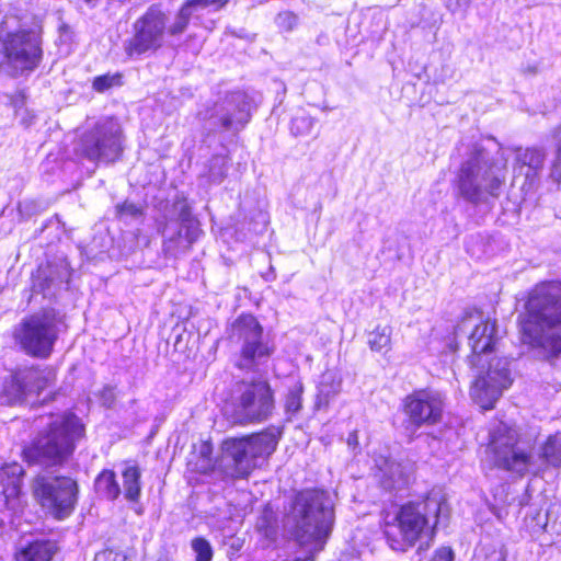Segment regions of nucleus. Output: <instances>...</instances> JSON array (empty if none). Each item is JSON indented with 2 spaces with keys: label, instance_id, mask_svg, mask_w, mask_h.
Here are the masks:
<instances>
[{
  "label": "nucleus",
  "instance_id": "c756f323",
  "mask_svg": "<svg viewBox=\"0 0 561 561\" xmlns=\"http://www.w3.org/2000/svg\"><path fill=\"white\" fill-rule=\"evenodd\" d=\"M540 457L548 465L558 467L561 465V436H550L541 449Z\"/></svg>",
  "mask_w": 561,
  "mask_h": 561
},
{
  "label": "nucleus",
  "instance_id": "f3484780",
  "mask_svg": "<svg viewBox=\"0 0 561 561\" xmlns=\"http://www.w3.org/2000/svg\"><path fill=\"white\" fill-rule=\"evenodd\" d=\"M172 210L180 221L179 228L170 233L169 224H165L161 233L163 236V251L167 255L176 257L190 250L191 245L198 239L199 229L197 221L193 219L191 207L184 198L176 199Z\"/></svg>",
  "mask_w": 561,
  "mask_h": 561
},
{
  "label": "nucleus",
  "instance_id": "cd10ccee",
  "mask_svg": "<svg viewBox=\"0 0 561 561\" xmlns=\"http://www.w3.org/2000/svg\"><path fill=\"white\" fill-rule=\"evenodd\" d=\"M391 333L392 329L389 325H378L374 331H371L368 335V345L371 351H389L391 344Z\"/></svg>",
  "mask_w": 561,
  "mask_h": 561
},
{
  "label": "nucleus",
  "instance_id": "c9c22d12",
  "mask_svg": "<svg viewBox=\"0 0 561 561\" xmlns=\"http://www.w3.org/2000/svg\"><path fill=\"white\" fill-rule=\"evenodd\" d=\"M192 549L196 554V561H211L213 548L208 540L197 537L192 540Z\"/></svg>",
  "mask_w": 561,
  "mask_h": 561
},
{
  "label": "nucleus",
  "instance_id": "0eeeda50",
  "mask_svg": "<svg viewBox=\"0 0 561 561\" xmlns=\"http://www.w3.org/2000/svg\"><path fill=\"white\" fill-rule=\"evenodd\" d=\"M83 434L84 426L76 414L68 412L57 415L24 447L23 458L28 465L59 466L73 454Z\"/></svg>",
  "mask_w": 561,
  "mask_h": 561
},
{
  "label": "nucleus",
  "instance_id": "393cba45",
  "mask_svg": "<svg viewBox=\"0 0 561 561\" xmlns=\"http://www.w3.org/2000/svg\"><path fill=\"white\" fill-rule=\"evenodd\" d=\"M141 471L135 463H126L122 471L124 495L128 501H138L141 493Z\"/></svg>",
  "mask_w": 561,
  "mask_h": 561
},
{
  "label": "nucleus",
  "instance_id": "58836bf2",
  "mask_svg": "<svg viewBox=\"0 0 561 561\" xmlns=\"http://www.w3.org/2000/svg\"><path fill=\"white\" fill-rule=\"evenodd\" d=\"M556 139H557V158L553 162L552 170H551V176L557 181L561 182V126L558 128L556 133Z\"/></svg>",
  "mask_w": 561,
  "mask_h": 561
},
{
  "label": "nucleus",
  "instance_id": "4468645a",
  "mask_svg": "<svg viewBox=\"0 0 561 561\" xmlns=\"http://www.w3.org/2000/svg\"><path fill=\"white\" fill-rule=\"evenodd\" d=\"M489 451L492 454L495 466L507 471L524 474L538 469L533 447L519 440L514 430L499 428L492 435Z\"/></svg>",
  "mask_w": 561,
  "mask_h": 561
},
{
  "label": "nucleus",
  "instance_id": "ea45409f",
  "mask_svg": "<svg viewBox=\"0 0 561 561\" xmlns=\"http://www.w3.org/2000/svg\"><path fill=\"white\" fill-rule=\"evenodd\" d=\"M94 561H126V556L113 549H105L95 554Z\"/></svg>",
  "mask_w": 561,
  "mask_h": 561
},
{
  "label": "nucleus",
  "instance_id": "473e14b6",
  "mask_svg": "<svg viewBox=\"0 0 561 561\" xmlns=\"http://www.w3.org/2000/svg\"><path fill=\"white\" fill-rule=\"evenodd\" d=\"M123 84L122 75L119 72L105 73L93 79L92 87L98 92H105L114 87Z\"/></svg>",
  "mask_w": 561,
  "mask_h": 561
},
{
  "label": "nucleus",
  "instance_id": "72a5a7b5",
  "mask_svg": "<svg viewBox=\"0 0 561 561\" xmlns=\"http://www.w3.org/2000/svg\"><path fill=\"white\" fill-rule=\"evenodd\" d=\"M10 102L14 108L15 115L22 116V124L28 126L32 123L33 116L28 117V112L24 108L26 103V93L24 90H19L10 96Z\"/></svg>",
  "mask_w": 561,
  "mask_h": 561
},
{
  "label": "nucleus",
  "instance_id": "c85d7f7f",
  "mask_svg": "<svg viewBox=\"0 0 561 561\" xmlns=\"http://www.w3.org/2000/svg\"><path fill=\"white\" fill-rule=\"evenodd\" d=\"M229 159L224 154L213 156L208 164V179L214 184L221 183L227 176Z\"/></svg>",
  "mask_w": 561,
  "mask_h": 561
},
{
  "label": "nucleus",
  "instance_id": "bb28decb",
  "mask_svg": "<svg viewBox=\"0 0 561 561\" xmlns=\"http://www.w3.org/2000/svg\"><path fill=\"white\" fill-rule=\"evenodd\" d=\"M62 278H56L54 272L48 270H39L33 282V289L35 293H42L44 296L54 294L53 288L59 286Z\"/></svg>",
  "mask_w": 561,
  "mask_h": 561
},
{
  "label": "nucleus",
  "instance_id": "6e6552de",
  "mask_svg": "<svg viewBox=\"0 0 561 561\" xmlns=\"http://www.w3.org/2000/svg\"><path fill=\"white\" fill-rule=\"evenodd\" d=\"M228 341L238 346L233 365L247 373H261L275 352L274 344L264 334L259 320L250 314H240L227 330Z\"/></svg>",
  "mask_w": 561,
  "mask_h": 561
},
{
  "label": "nucleus",
  "instance_id": "7c9ffc66",
  "mask_svg": "<svg viewBox=\"0 0 561 561\" xmlns=\"http://www.w3.org/2000/svg\"><path fill=\"white\" fill-rule=\"evenodd\" d=\"M304 386L300 381H295L289 388L285 398V412L289 415L298 413L302 407Z\"/></svg>",
  "mask_w": 561,
  "mask_h": 561
},
{
  "label": "nucleus",
  "instance_id": "b1692460",
  "mask_svg": "<svg viewBox=\"0 0 561 561\" xmlns=\"http://www.w3.org/2000/svg\"><path fill=\"white\" fill-rule=\"evenodd\" d=\"M57 546L50 540H37L28 543L16 553V561H51Z\"/></svg>",
  "mask_w": 561,
  "mask_h": 561
},
{
  "label": "nucleus",
  "instance_id": "9b49d317",
  "mask_svg": "<svg viewBox=\"0 0 561 561\" xmlns=\"http://www.w3.org/2000/svg\"><path fill=\"white\" fill-rule=\"evenodd\" d=\"M64 316L54 308H45L24 318L14 331L15 341L28 355L47 358L58 339Z\"/></svg>",
  "mask_w": 561,
  "mask_h": 561
},
{
  "label": "nucleus",
  "instance_id": "39448f33",
  "mask_svg": "<svg viewBox=\"0 0 561 561\" xmlns=\"http://www.w3.org/2000/svg\"><path fill=\"white\" fill-rule=\"evenodd\" d=\"M507 158L502 148L494 153L484 147L474 146L457 173L459 195L471 204H480L488 196L497 197L505 183Z\"/></svg>",
  "mask_w": 561,
  "mask_h": 561
},
{
  "label": "nucleus",
  "instance_id": "aec40b11",
  "mask_svg": "<svg viewBox=\"0 0 561 561\" xmlns=\"http://www.w3.org/2000/svg\"><path fill=\"white\" fill-rule=\"evenodd\" d=\"M23 467L18 462H11L0 468V510L18 514L23 508V494L21 491Z\"/></svg>",
  "mask_w": 561,
  "mask_h": 561
},
{
  "label": "nucleus",
  "instance_id": "1a4fd4ad",
  "mask_svg": "<svg viewBox=\"0 0 561 561\" xmlns=\"http://www.w3.org/2000/svg\"><path fill=\"white\" fill-rule=\"evenodd\" d=\"M178 13L170 21L169 15L158 4L150 5L147 11L133 23V36L124 41L123 48L130 59L139 58L158 51L165 45H173L187 30L173 33Z\"/></svg>",
  "mask_w": 561,
  "mask_h": 561
},
{
  "label": "nucleus",
  "instance_id": "c03bdc74",
  "mask_svg": "<svg viewBox=\"0 0 561 561\" xmlns=\"http://www.w3.org/2000/svg\"><path fill=\"white\" fill-rule=\"evenodd\" d=\"M469 2H470V0H457L458 4L462 3L463 5H468Z\"/></svg>",
  "mask_w": 561,
  "mask_h": 561
},
{
  "label": "nucleus",
  "instance_id": "4be33fe9",
  "mask_svg": "<svg viewBox=\"0 0 561 561\" xmlns=\"http://www.w3.org/2000/svg\"><path fill=\"white\" fill-rule=\"evenodd\" d=\"M376 466L380 471V482L387 490H401L409 483L410 467L402 465L389 458L376 460Z\"/></svg>",
  "mask_w": 561,
  "mask_h": 561
},
{
  "label": "nucleus",
  "instance_id": "5701e85b",
  "mask_svg": "<svg viewBox=\"0 0 561 561\" xmlns=\"http://www.w3.org/2000/svg\"><path fill=\"white\" fill-rule=\"evenodd\" d=\"M228 2L229 0H186L178 11V20L173 25V33L187 28L193 15H197L204 10L218 11Z\"/></svg>",
  "mask_w": 561,
  "mask_h": 561
},
{
  "label": "nucleus",
  "instance_id": "9d476101",
  "mask_svg": "<svg viewBox=\"0 0 561 561\" xmlns=\"http://www.w3.org/2000/svg\"><path fill=\"white\" fill-rule=\"evenodd\" d=\"M42 59L39 32L21 28L0 36V72L12 78L27 76Z\"/></svg>",
  "mask_w": 561,
  "mask_h": 561
},
{
  "label": "nucleus",
  "instance_id": "2f4dec72",
  "mask_svg": "<svg viewBox=\"0 0 561 561\" xmlns=\"http://www.w3.org/2000/svg\"><path fill=\"white\" fill-rule=\"evenodd\" d=\"M256 529L267 539H274L277 534L276 517L273 512L265 511L256 520Z\"/></svg>",
  "mask_w": 561,
  "mask_h": 561
},
{
  "label": "nucleus",
  "instance_id": "dca6fc26",
  "mask_svg": "<svg viewBox=\"0 0 561 561\" xmlns=\"http://www.w3.org/2000/svg\"><path fill=\"white\" fill-rule=\"evenodd\" d=\"M252 101L247 93L236 91L227 94L213 107L199 112L203 121L208 122L209 129L216 130H239L243 128L251 118Z\"/></svg>",
  "mask_w": 561,
  "mask_h": 561
},
{
  "label": "nucleus",
  "instance_id": "7ed1b4c3",
  "mask_svg": "<svg viewBox=\"0 0 561 561\" xmlns=\"http://www.w3.org/2000/svg\"><path fill=\"white\" fill-rule=\"evenodd\" d=\"M448 505L440 489H433L422 501H411L385 517L383 535L388 546L405 552L423 539H432L436 526L447 517Z\"/></svg>",
  "mask_w": 561,
  "mask_h": 561
},
{
  "label": "nucleus",
  "instance_id": "a18cd8bd",
  "mask_svg": "<svg viewBox=\"0 0 561 561\" xmlns=\"http://www.w3.org/2000/svg\"><path fill=\"white\" fill-rule=\"evenodd\" d=\"M158 561H168L167 559H159Z\"/></svg>",
  "mask_w": 561,
  "mask_h": 561
},
{
  "label": "nucleus",
  "instance_id": "423d86ee",
  "mask_svg": "<svg viewBox=\"0 0 561 561\" xmlns=\"http://www.w3.org/2000/svg\"><path fill=\"white\" fill-rule=\"evenodd\" d=\"M289 519L295 525L297 542L310 553L319 552L333 527L332 501L324 491L305 490L297 494Z\"/></svg>",
  "mask_w": 561,
  "mask_h": 561
},
{
  "label": "nucleus",
  "instance_id": "37998d69",
  "mask_svg": "<svg viewBox=\"0 0 561 561\" xmlns=\"http://www.w3.org/2000/svg\"><path fill=\"white\" fill-rule=\"evenodd\" d=\"M347 445H348L350 447H353V448L357 447V445H358V434H357V432H356V431H353V432H351V433L348 434V437H347Z\"/></svg>",
  "mask_w": 561,
  "mask_h": 561
},
{
  "label": "nucleus",
  "instance_id": "412c9836",
  "mask_svg": "<svg viewBox=\"0 0 561 561\" xmlns=\"http://www.w3.org/2000/svg\"><path fill=\"white\" fill-rule=\"evenodd\" d=\"M545 152L536 148L517 149L515 154V176L524 175L525 184L531 186L543 167Z\"/></svg>",
  "mask_w": 561,
  "mask_h": 561
},
{
  "label": "nucleus",
  "instance_id": "ddd939ff",
  "mask_svg": "<svg viewBox=\"0 0 561 561\" xmlns=\"http://www.w3.org/2000/svg\"><path fill=\"white\" fill-rule=\"evenodd\" d=\"M234 401L233 419L240 424L266 421L273 413L274 392L265 379L242 381Z\"/></svg>",
  "mask_w": 561,
  "mask_h": 561
},
{
  "label": "nucleus",
  "instance_id": "79ce46f5",
  "mask_svg": "<svg viewBox=\"0 0 561 561\" xmlns=\"http://www.w3.org/2000/svg\"><path fill=\"white\" fill-rule=\"evenodd\" d=\"M339 392L337 388H333L332 390H327V386L324 383L320 385L319 388V397L320 400H324L325 403L329 402L330 398L335 396Z\"/></svg>",
  "mask_w": 561,
  "mask_h": 561
},
{
  "label": "nucleus",
  "instance_id": "e433bc0d",
  "mask_svg": "<svg viewBox=\"0 0 561 561\" xmlns=\"http://www.w3.org/2000/svg\"><path fill=\"white\" fill-rule=\"evenodd\" d=\"M117 215L122 219H137L142 215V207L130 202H124L116 206Z\"/></svg>",
  "mask_w": 561,
  "mask_h": 561
},
{
  "label": "nucleus",
  "instance_id": "f704fd0d",
  "mask_svg": "<svg viewBox=\"0 0 561 561\" xmlns=\"http://www.w3.org/2000/svg\"><path fill=\"white\" fill-rule=\"evenodd\" d=\"M316 118L307 114L296 115L290 123V130L295 136H304L311 133Z\"/></svg>",
  "mask_w": 561,
  "mask_h": 561
},
{
  "label": "nucleus",
  "instance_id": "f03ea898",
  "mask_svg": "<svg viewBox=\"0 0 561 561\" xmlns=\"http://www.w3.org/2000/svg\"><path fill=\"white\" fill-rule=\"evenodd\" d=\"M522 344L537 356L549 359L561 355V282L537 284L529 293L519 317Z\"/></svg>",
  "mask_w": 561,
  "mask_h": 561
},
{
  "label": "nucleus",
  "instance_id": "a878e982",
  "mask_svg": "<svg viewBox=\"0 0 561 561\" xmlns=\"http://www.w3.org/2000/svg\"><path fill=\"white\" fill-rule=\"evenodd\" d=\"M94 489L98 494L111 501L117 499L121 494L119 484L112 470H103L98 474L94 481Z\"/></svg>",
  "mask_w": 561,
  "mask_h": 561
},
{
  "label": "nucleus",
  "instance_id": "f8f14e48",
  "mask_svg": "<svg viewBox=\"0 0 561 561\" xmlns=\"http://www.w3.org/2000/svg\"><path fill=\"white\" fill-rule=\"evenodd\" d=\"M122 129L111 117L100 119L84 133L77 148L78 153L93 162H113L122 153Z\"/></svg>",
  "mask_w": 561,
  "mask_h": 561
},
{
  "label": "nucleus",
  "instance_id": "a211bd4d",
  "mask_svg": "<svg viewBox=\"0 0 561 561\" xmlns=\"http://www.w3.org/2000/svg\"><path fill=\"white\" fill-rule=\"evenodd\" d=\"M444 397L435 390H417L404 399V413L416 427L440 422L444 411Z\"/></svg>",
  "mask_w": 561,
  "mask_h": 561
},
{
  "label": "nucleus",
  "instance_id": "20e7f679",
  "mask_svg": "<svg viewBox=\"0 0 561 561\" xmlns=\"http://www.w3.org/2000/svg\"><path fill=\"white\" fill-rule=\"evenodd\" d=\"M279 435L276 428H267L250 436L228 438L222 444V455L216 463L210 459L209 446L204 445L201 449L203 460L196 469L208 473L218 468L226 478L247 479L275 451Z\"/></svg>",
  "mask_w": 561,
  "mask_h": 561
},
{
  "label": "nucleus",
  "instance_id": "f257e3e1",
  "mask_svg": "<svg viewBox=\"0 0 561 561\" xmlns=\"http://www.w3.org/2000/svg\"><path fill=\"white\" fill-rule=\"evenodd\" d=\"M469 328H472L469 335L471 347L469 363L478 369L470 396L483 410H491L503 391L513 382L510 362L505 357L488 359L489 355L496 350L500 340L494 319L484 318L478 312L469 313L462 318L456 330L463 332Z\"/></svg>",
  "mask_w": 561,
  "mask_h": 561
},
{
  "label": "nucleus",
  "instance_id": "2eb2a0df",
  "mask_svg": "<svg viewBox=\"0 0 561 561\" xmlns=\"http://www.w3.org/2000/svg\"><path fill=\"white\" fill-rule=\"evenodd\" d=\"M33 492L39 504L60 520L72 514L78 501V484L68 477L38 476Z\"/></svg>",
  "mask_w": 561,
  "mask_h": 561
},
{
  "label": "nucleus",
  "instance_id": "a19ab883",
  "mask_svg": "<svg viewBox=\"0 0 561 561\" xmlns=\"http://www.w3.org/2000/svg\"><path fill=\"white\" fill-rule=\"evenodd\" d=\"M454 552L448 547H442L437 549L431 561H453Z\"/></svg>",
  "mask_w": 561,
  "mask_h": 561
},
{
  "label": "nucleus",
  "instance_id": "4c0bfd02",
  "mask_svg": "<svg viewBox=\"0 0 561 561\" xmlns=\"http://www.w3.org/2000/svg\"><path fill=\"white\" fill-rule=\"evenodd\" d=\"M275 23L280 31L290 32L296 27L298 23V18L293 12L285 11L278 13V15L275 19Z\"/></svg>",
  "mask_w": 561,
  "mask_h": 561
},
{
  "label": "nucleus",
  "instance_id": "6ab92c4d",
  "mask_svg": "<svg viewBox=\"0 0 561 561\" xmlns=\"http://www.w3.org/2000/svg\"><path fill=\"white\" fill-rule=\"evenodd\" d=\"M47 385L42 371L31 367L16 371L3 385V397L8 403L16 404L30 394H38Z\"/></svg>",
  "mask_w": 561,
  "mask_h": 561
}]
</instances>
